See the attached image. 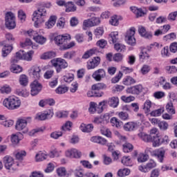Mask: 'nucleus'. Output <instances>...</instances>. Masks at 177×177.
<instances>
[{
    "mask_svg": "<svg viewBox=\"0 0 177 177\" xmlns=\"http://www.w3.org/2000/svg\"><path fill=\"white\" fill-rule=\"evenodd\" d=\"M114 48L117 52H125V46L121 44H115Z\"/></svg>",
    "mask_w": 177,
    "mask_h": 177,
    "instance_id": "obj_61",
    "label": "nucleus"
},
{
    "mask_svg": "<svg viewBox=\"0 0 177 177\" xmlns=\"http://www.w3.org/2000/svg\"><path fill=\"white\" fill-rule=\"evenodd\" d=\"M121 162L126 167H132V160L129 156H123Z\"/></svg>",
    "mask_w": 177,
    "mask_h": 177,
    "instance_id": "obj_34",
    "label": "nucleus"
},
{
    "mask_svg": "<svg viewBox=\"0 0 177 177\" xmlns=\"http://www.w3.org/2000/svg\"><path fill=\"white\" fill-rule=\"evenodd\" d=\"M107 103H109V106H111V107H117V106H118V103H119V100L118 97H112L111 98L109 99V101H107Z\"/></svg>",
    "mask_w": 177,
    "mask_h": 177,
    "instance_id": "obj_32",
    "label": "nucleus"
},
{
    "mask_svg": "<svg viewBox=\"0 0 177 177\" xmlns=\"http://www.w3.org/2000/svg\"><path fill=\"white\" fill-rule=\"evenodd\" d=\"M140 60H148L149 59L150 55L147 53V50L146 48H143L141 50L139 55Z\"/></svg>",
    "mask_w": 177,
    "mask_h": 177,
    "instance_id": "obj_29",
    "label": "nucleus"
},
{
    "mask_svg": "<svg viewBox=\"0 0 177 177\" xmlns=\"http://www.w3.org/2000/svg\"><path fill=\"white\" fill-rule=\"evenodd\" d=\"M109 23L111 24V26H118L120 24V17L117 15L111 17Z\"/></svg>",
    "mask_w": 177,
    "mask_h": 177,
    "instance_id": "obj_44",
    "label": "nucleus"
},
{
    "mask_svg": "<svg viewBox=\"0 0 177 177\" xmlns=\"http://www.w3.org/2000/svg\"><path fill=\"white\" fill-rule=\"evenodd\" d=\"M95 53H97V50L96 48L90 49L83 55L82 59H89L91 56H93Z\"/></svg>",
    "mask_w": 177,
    "mask_h": 177,
    "instance_id": "obj_28",
    "label": "nucleus"
},
{
    "mask_svg": "<svg viewBox=\"0 0 177 177\" xmlns=\"http://www.w3.org/2000/svg\"><path fill=\"white\" fill-rule=\"evenodd\" d=\"M152 155L156 157L159 162H164V157H165V151L164 149H156L152 152Z\"/></svg>",
    "mask_w": 177,
    "mask_h": 177,
    "instance_id": "obj_18",
    "label": "nucleus"
},
{
    "mask_svg": "<svg viewBox=\"0 0 177 177\" xmlns=\"http://www.w3.org/2000/svg\"><path fill=\"white\" fill-rule=\"evenodd\" d=\"M65 156L69 158H80L82 157V152L77 149H71L65 152Z\"/></svg>",
    "mask_w": 177,
    "mask_h": 177,
    "instance_id": "obj_13",
    "label": "nucleus"
},
{
    "mask_svg": "<svg viewBox=\"0 0 177 177\" xmlns=\"http://www.w3.org/2000/svg\"><path fill=\"white\" fill-rule=\"evenodd\" d=\"M32 119L31 117H28L25 118L19 119L17 121L15 129L17 131H23V133H27L28 132V129H27V124L31 123Z\"/></svg>",
    "mask_w": 177,
    "mask_h": 177,
    "instance_id": "obj_5",
    "label": "nucleus"
},
{
    "mask_svg": "<svg viewBox=\"0 0 177 177\" xmlns=\"http://www.w3.org/2000/svg\"><path fill=\"white\" fill-rule=\"evenodd\" d=\"M35 41L37 44H40V45H44V44L46 42V38L44 37L41 35H37V36L35 37Z\"/></svg>",
    "mask_w": 177,
    "mask_h": 177,
    "instance_id": "obj_52",
    "label": "nucleus"
},
{
    "mask_svg": "<svg viewBox=\"0 0 177 177\" xmlns=\"http://www.w3.org/2000/svg\"><path fill=\"white\" fill-rule=\"evenodd\" d=\"M15 124V122L12 120H8L1 122V124L5 127L6 128H10Z\"/></svg>",
    "mask_w": 177,
    "mask_h": 177,
    "instance_id": "obj_57",
    "label": "nucleus"
},
{
    "mask_svg": "<svg viewBox=\"0 0 177 177\" xmlns=\"http://www.w3.org/2000/svg\"><path fill=\"white\" fill-rule=\"evenodd\" d=\"M10 86L6 85L0 88L1 93H10L11 92Z\"/></svg>",
    "mask_w": 177,
    "mask_h": 177,
    "instance_id": "obj_63",
    "label": "nucleus"
},
{
    "mask_svg": "<svg viewBox=\"0 0 177 177\" xmlns=\"http://www.w3.org/2000/svg\"><path fill=\"white\" fill-rule=\"evenodd\" d=\"M157 167V163L153 160H150L145 166H140L138 167L139 171L141 172H149V171H151L153 168H156Z\"/></svg>",
    "mask_w": 177,
    "mask_h": 177,
    "instance_id": "obj_14",
    "label": "nucleus"
},
{
    "mask_svg": "<svg viewBox=\"0 0 177 177\" xmlns=\"http://www.w3.org/2000/svg\"><path fill=\"white\" fill-rule=\"evenodd\" d=\"M80 131H82V132H86V133L92 132L93 131V124H85L82 123L80 127Z\"/></svg>",
    "mask_w": 177,
    "mask_h": 177,
    "instance_id": "obj_22",
    "label": "nucleus"
},
{
    "mask_svg": "<svg viewBox=\"0 0 177 177\" xmlns=\"http://www.w3.org/2000/svg\"><path fill=\"white\" fill-rule=\"evenodd\" d=\"M10 71L15 74H19V73H21V71H23V68H21V66L19 65L13 64L10 67Z\"/></svg>",
    "mask_w": 177,
    "mask_h": 177,
    "instance_id": "obj_42",
    "label": "nucleus"
},
{
    "mask_svg": "<svg viewBox=\"0 0 177 177\" xmlns=\"http://www.w3.org/2000/svg\"><path fill=\"white\" fill-rule=\"evenodd\" d=\"M68 91V88L64 86H59L58 88H56L55 92L58 93V95H62V93H66Z\"/></svg>",
    "mask_w": 177,
    "mask_h": 177,
    "instance_id": "obj_50",
    "label": "nucleus"
},
{
    "mask_svg": "<svg viewBox=\"0 0 177 177\" xmlns=\"http://www.w3.org/2000/svg\"><path fill=\"white\" fill-rule=\"evenodd\" d=\"M53 57H56V53L53 51L45 53L41 56V59H42L43 60H48V59H53Z\"/></svg>",
    "mask_w": 177,
    "mask_h": 177,
    "instance_id": "obj_26",
    "label": "nucleus"
},
{
    "mask_svg": "<svg viewBox=\"0 0 177 177\" xmlns=\"http://www.w3.org/2000/svg\"><path fill=\"white\" fill-rule=\"evenodd\" d=\"M150 70H151V67L150 66L144 64L140 69V73L142 75H146V74H149V73H150Z\"/></svg>",
    "mask_w": 177,
    "mask_h": 177,
    "instance_id": "obj_46",
    "label": "nucleus"
},
{
    "mask_svg": "<svg viewBox=\"0 0 177 177\" xmlns=\"http://www.w3.org/2000/svg\"><path fill=\"white\" fill-rule=\"evenodd\" d=\"M124 85L129 86L133 85V84H136V80L131 76H126L122 81Z\"/></svg>",
    "mask_w": 177,
    "mask_h": 177,
    "instance_id": "obj_25",
    "label": "nucleus"
},
{
    "mask_svg": "<svg viewBox=\"0 0 177 177\" xmlns=\"http://www.w3.org/2000/svg\"><path fill=\"white\" fill-rule=\"evenodd\" d=\"M26 151H19L15 153V157L17 160H21L24 157H26Z\"/></svg>",
    "mask_w": 177,
    "mask_h": 177,
    "instance_id": "obj_53",
    "label": "nucleus"
},
{
    "mask_svg": "<svg viewBox=\"0 0 177 177\" xmlns=\"http://www.w3.org/2000/svg\"><path fill=\"white\" fill-rule=\"evenodd\" d=\"M151 142H153V147H158V146L162 143L161 138H160V136H158L152 138V140Z\"/></svg>",
    "mask_w": 177,
    "mask_h": 177,
    "instance_id": "obj_43",
    "label": "nucleus"
},
{
    "mask_svg": "<svg viewBox=\"0 0 177 177\" xmlns=\"http://www.w3.org/2000/svg\"><path fill=\"white\" fill-rule=\"evenodd\" d=\"M131 174V170L129 169L124 168V169H120L118 171V176L120 177H124L127 176V175H129Z\"/></svg>",
    "mask_w": 177,
    "mask_h": 177,
    "instance_id": "obj_38",
    "label": "nucleus"
},
{
    "mask_svg": "<svg viewBox=\"0 0 177 177\" xmlns=\"http://www.w3.org/2000/svg\"><path fill=\"white\" fill-rule=\"evenodd\" d=\"M48 158V155H46L44 152H39L35 156V160L37 162H39L41 161H44V160H46Z\"/></svg>",
    "mask_w": 177,
    "mask_h": 177,
    "instance_id": "obj_37",
    "label": "nucleus"
},
{
    "mask_svg": "<svg viewBox=\"0 0 177 177\" xmlns=\"http://www.w3.org/2000/svg\"><path fill=\"white\" fill-rule=\"evenodd\" d=\"M166 110H167V113H169V114H171V115L174 114H176V113L175 111V108H174V104H172L171 102H168L166 104Z\"/></svg>",
    "mask_w": 177,
    "mask_h": 177,
    "instance_id": "obj_36",
    "label": "nucleus"
},
{
    "mask_svg": "<svg viewBox=\"0 0 177 177\" xmlns=\"http://www.w3.org/2000/svg\"><path fill=\"white\" fill-rule=\"evenodd\" d=\"M97 46H99L101 49H104L107 46V41L105 39H100L96 43Z\"/></svg>",
    "mask_w": 177,
    "mask_h": 177,
    "instance_id": "obj_54",
    "label": "nucleus"
},
{
    "mask_svg": "<svg viewBox=\"0 0 177 177\" xmlns=\"http://www.w3.org/2000/svg\"><path fill=\"white\" fill-rule=\"evenodd\" d=\"M19 81L22 86H27L28 85V77L26 75H21Z\"/></svg>",
    "mask_w": 177,
    "mask_h": 177,
    "instance_id": "obj_31",
    "label": "nucleus"
},
{
    "mask_svg": "<svg viewBox=\"0 0 177 177\" xmlns=\"http://www.w3.org/2000/svg\"><path fill=\"white\" fill-rule=\"evenodd\" d=\"M32 73L33 77L35 78L36 80H39L41 78V68L37 66H34L32 67Z\"/></svg>",
    "mask_w": 177,
    "mask_h": 177,
    "instance_id": "obj_21",
    "label": "nucleus"
},
{
    "mask_svg": "<svg viewBox=\"0 0 177 177\" xmlns=\"http://www.w3.org/2000/svg\"><path fill=\"white\" fill-rule=\"evenodd\" d=\"M109 118V115L108 114H105L104 115H101L100 117H97L95 118L93 122L94 124H104V118Z\"/></svg>",
    "mask_w": 177,
    "mask_h": 177,
    "instance_id": "obj_33",
    "label": "nucleus"
},
{
    "mask_svg": "<svg viewBox=\"0 0 177 177\" xmlns=\"http://www.w3.org/2000/svg\"><path fill=\"white\" fill-rule=\"evenodd\" d=\"M51 64L55 68L57 73H61L64 68L68 67V64L65 59L62 58H57L51 60Z\"/></svg>",
    "mask_w": 177,
    "mask_h": 177,
    "instance_id": "obj_6",
    "label": "nucleus"
},
{
    "mask_svg": "<svg viewBox=\"0 0 177 177\" xmlns=\"http://www.w3.org/2000/svg\"><path fill=\"white\" fill-rule=\"evenodd\" d=\"M135 28H131L127 31L125 35V41L128 45L133 46L136 45V39H135Z\"/></svg>",
    "mask_w": 177,
    "mask_h": 177,
    "instance_id": "obj_9",
    "label": "nucleus"
},
{
    "mask_svg": "<svg viewBox=\"0 0 177 177\" xmlns=\"http://www.w3.org/2000/svg\"><path fill=\"white\" fill-rule=\"evenodd\" d=\"M91 142H93V143H98V145H104L106 143H107V140L100 136H93L91 137Z\"/></svg>",
    "mask_w": 177,
    "mask_h": 177,
    "instance_id": "obj_19",
    "label": "nucleus"
},
{
    "mask_svg": "<svg viewBox=\"0 0 177 177\" xmlns=\"http://www.w3.org/2000/svg\"><path fill=\"white\" fill-rule=\"evenodd\" d=\"M75 56V52L74 51H69L66 52L64 54V59H68V60H71L73 57Z\"/></svg>",
    "mask_w": 177,
    "mask_h": 177,
    "instance_id": "obj_59",
    "label": "nucleus"
},
{
    "mask_svg": "<svg viewBox=\"0 0 177 177\" xmlns=\"http://www.w3.org/2000/svg\"><path fill=\"white\" fill-rule=\"evenodd\" d=\"M100 132L102 135L106 136V138H110L111 136V131H110V130L106 127H102L100 129Z\"/></svg>",
    "mask_w": 177,
    "mask_h": 177,
    "instance_id": "obj_51",
    "label": "nucleus"
},
{
    "mask_svg": "<svg viewBox=\"0 0 177 177\" xmlns=\"http://www.w3.org/2000/svg\"><path fill=\"white\" fill-rule=\"evenodd\" d=\"M5 26L8 30L16 28V16L12 12H8L5 17Z\"/></svg>",
    "mask_w": 177,
    "mask_h": 177,
    "instance_id": "obj_4",
    "label": "nucleus"
},
{
    "mask_svg": "<svg viewBox=\"0 0 177 177\" xmlns=\"http://www.w3.org/2000/svg\"><path fill=\"white\" fill-rule=\"evenodd\" d=\"M154 106V103L151 102L150 100H147L143 105V110H145V113H150Z\"/></svg>",
    "mask_w": 177,
    "mask_h": 177,
    "instance_id": "obj_20",
    "label": "nucleus"
},
{
    "mask_svg": "<svg viewBox=\"0 0 177 177\" xmlns=\"http://www.w3.org/2000/svg\"><path fill=\"white\" fill-rule=\"evenodd\" d=\"M162 113H164V108H160L158 109L151 111L150 115L151 117H160Z\"/></svg>",
    "mask_w": 177,
    "mask_h": 177,
    "instance_id": "obj_41",
    "label": "nucleus"
},
{
    "mask_svg": "<svg viewBox=\"0 0 177 177\" xmlns=\"http://www.w3.org/2000/svg\"><path fill=\"white\" fill-rule=\"evenodd\" d=\"M71 127H73V122L68 121L62 127V131L64 132H66V131H70Z\"/></svg>",
    "mask_w": 177,
    "mask_h": 177,
    "instance_id": "obj_60",
    "label": "nucleus"
},
{
    "mask_svg": "<svg viewBox=\"0 0 177 177\" xmlns=\"http://www.w3.org/2000/svg\"><path fill=\"white\" fill-rule=\"evenodd\" d=\"M70 39H71V38L70 37L69 35H57L54 38L55 44L59 47L60 50H63V46H65L66 44H67Z\"/></svg>",
    "mask_w": 177,
    "mask_h": 177,
    "instance_id": "obj_7",
    "label": "nucleus"
},
{
    "mask_svg": "<svg viewBox=\"0 0 177 177\" xmlns=\"http://www.w3.org/2000/svg\"><path fill=\"white\" fill-rule=\"evenodd\" d=\"M169 50L171 53H176L177 52V42L171 43L169 46Z\"/></svg>",
    "mask_w": 177,
    "mask_h": 177,
    "instance_id": "obj_64",
    "label": "nucleus"
},
{
    "mask_svg": "<svg viewBox=\"0 0 177 177\" xmlns=\"http://www.w3.org/2000/svg\"><path fill=\"white\" fill-rule=\"evenodd\" d=\"M110 44H115V42H118V32H112L110 33L109 37Z\"/></svg>",
    "mask_w": 177,
    "mask_h": 177,
    "instance_id": "obj_23",
    "label": "nucleus"
},
{
    "mask_svg": "<svg viewBox=\"0 0 177 177\" xmlns=\"http://www.w3.org/2000/svg\"><path fill=\"white\" fill-rule=\"evenodd\" d=\"M57 17L56 16H51L48 22H46V28H52L55 24H56V20Z\"/></svg>",
    "mask_w": 177,
    "mask_h": 177,
    "instance_id": "obj_27",
    "label": "nucleus"
},
{
    "mask_svg": "<svg viewBox=\"0 0 177 177\" xmlns=\"http://www.w3.org/2000/svg\"><path fill=\"white\" fill-rule=\"evenodd\" d=\"M53 110L48 109L42 113H39L35 116V120L38 121H45V120H50L53 117Z\"/></svg>",
    "mask_w": 177,
    "mask_h": 177,
    "instance_id": "obj_10",
    "label": "nucleus"
},
{
    "mask_svg": "<svg viewBox=\"0 0 177 177\" xmlns=\"http://www.w3.org/2000/svg\"><path fill=\"white\" fill-rule=\"evenodd\" d=\"M106 105L107 100H104L99 102L98 105L95 102H90L88 111L91 113V114H95V113L100 114V113H103V109H104V106Z\"/></svg>",
    "mask_w": 177,
    "mask_h": 177,
    "instance_id": "obj_3",
    "label": "nucleus"
},
{
    "mask_svg": "<svg viewBox=\"0 0 177 177\" xmlns=\"http://www.w3.org/2000/svg\"><path fill=\"white\" fill-rule=\"evenodd\" d=\"M111 123L112 124L113 127H115L116 128H120V127L122 125V122L119 120L115 117H113L111 119Z\"/></svg>",
    "mask_w": 177,
    "mask_h": 177,
    "instance_id": "obj_40",
    "label": "nucleus"
},
{
    "mask_svg": "<svg viewBox=\"0 0 177 177\" xmlns=\"http://www.w3.org/2000/svg\"><path fill=\"white\" fill-rule=\"evenodd\" d=\"M13 49V47L12 46H4L2 48V56L3 57H6L10 52H12V50Z\"/></svg>",
    "mask_w": 177,
    "mask_h": 177,
    "instance_id": "obj_30",
    "label": "nucleus"
},
{
    "mask_svg": "<svg viewBox=\"0 0 177 177\" xmlns=\"http://www.w3.org/2000/svg\"><path fill=\"white\" fill-rule=\"evenodd\" d=\"M46 15V9L44 7H41L33 12L32 21L35 22V27L36 28H38L39 25L45 21Z\"/></svg>",
    "mask_w": 177,
    "mask_h": 177,
    "instance_id": "obj_2",
    "label": "nucleus"
},
{
    "mask_svg": "<svg viewBox=\"0 0 177 177\" xmlns=\"http://www.w3.org/2000/svg\"><path fill=\"white\" fill-rule=\"evenodd\" d=\"M104 33V30L102 27L97 28L94 31V35L96 37V38H100Z\"/></svg>",
    "mask_w": 177,
    "mask_h": 177,
    "instance_id": "obj_49",
    "label": "nucleus"
},
{
    "mask_svg": "<svg viewBox=\"0 0 177 177\" xmlns=\"http://www.w3.org/2000/svg\"><path fill=\"white\" fill-rule=\"evenodd\" d=\"M57 174L58 176H66V175H67V171H66V168L60 167L57 169Z\"/></svg>",
    "mask_w": 177,
    "mask_h": 177,
    "instance_id": "obj_62",
    "label": "nucleus"
},
{
    "mask_svg": "<svg viewBox=\"0 0 177 177\" xmlns=\"http://www.w3.org/2000/svg\"><path fill=\"white\" fill-rule=\"evenodd\" d=\"M137 124L133 122H129L124 124L123 128L124 131H133L137 127Z\"/></svg>",
    "mask_w": 177,
    "mask_h": 177,
    "instance_id": "obj_24",
    "label": "nucleus"
},
{
    "mask_svg": "<svg viewBox=\"0 0 177 177\" xmlns=\"http://www.w3.org/2000/svg\"><path fill=\"white\" fill-rule=\"evenodd\" d=\"M3 163L7 169H16L19 167V163L15 162V159L10 156H6L3 158Z\"/></svg>",
    "mask_w": 177,
    "mask_h": 177,
    "instance_id": "obj_8",
    "label": "nucleus"
},
{
    "mask_svg": "<svg viewBox=\"0 0 177 177\" xmlns=\"http://www.w3.org/2000/svg\"><path fill=\"white\" fill-rule=\"evenodd\" d=\"M16 94L18 95V96H22L23 97H28V92H27V90L26 89L17 88Z\"/></svg>",
    "mask_w": 177,
    "mask_h": 177,
    "instance_id": "obj_45",
    "label": "nucleus"
},
{
    "mask_svg": "<svg viewBox=\"0 0 177 177\" xmlns=\"http://www.w3.org/2000/svg\"><path fill=\"white\" fill-rule=\"evenodd\" d=\"M169 48L168 46H165L163 49L161 50L162 57H169Z\"/></svg>",
    "mask_w": 177,
    "mask_h": 177,
    "instance_id": "obj_55",
    "label": "nucleus"
},
{
    "mask_svg": "<svg viewBox=\"0 0 177 177\" xmlns=\"http://www.w3.org/2000/svg\"><path fill=\"white\" fill-rule=\"evenodd\" d=\"M126 92L131 95H140V93H145L146 90L142 84H138L127 88Z\"/></svg>",
    "mask_w": 177,
    "mask_h": 177,
    "instance_id": "obj_11",
    "label": "nucleus"
},
{
    "mask_svg": "<svg viewBox=\"0 0 177 177\" xmlns=\"http://www.w3.org/2000/svg\"><path fill=\"white\" fill-rule=\"evenodd\" d=\"M149 160V155L140 153L138 158V162H146Z\"/></svg>",
    "mask_w": 177,
    "mask_h": 177,
    "instance_id": "obj_56",
    "label": "nucleus"
},
{
    "mask_svg": "<svg viewBox=\"0 0 177 177\" xmlns=\"http://www.w3.org/2000/svg\"><path fill=\"white\" fill-rule=\"evenodd\" d=\"M139 138L142 139L144 142H151L153 138L150 136V135H147L145 133H138Z\"/></svg>",
    "mask_w": 177,
    "mask_h": 177,
    "instance_id": "obj_39",
    "label": "nucleus"
},
{
    "mask_svg": "<svg viewBox=\"0 0 177 177\" xmlns=\"http://www.w3.org/2000/svg\"><path fill=\"white\" fill-rule=\"evenodd\" d=\"M104 77H106V71L103 68L95 71L92 75V77L95 81H102V79Z\"/></svg>",
    "mask_w": 177,
    "mask_h": 177,
    "instance_id": "obj_17",
    "label": "nucleus"
},
{
    "mask_svg": "<svg viewBox=\"0 0 177 177\" xmlns=\"http://www.w3.org/2000/svg\"><path fill=\"white\" fill-rule=\"evenodd\" d=\"M30 88L32 96H35L42 90V85L38 81L35 80L31 83Z\"/></svg>",
    "mask_w": 177,
    "mask_h": 177,
    "instance_id": "obj_12",
    "label": "nucleus"
},
{
    "mask_svg": "<svg viewBox=\"0 0 177 177\" xmlns=\"http://www.w3.org/2000/svg\"><path fill=\"white\" fill-rule=\"evenodd\" d=\"M3 105L8 110H17L21 106V101L16 96H10L3 100Z\"/></svg>",
    "mask_w": 177,
    "mask_h": 177,
    "instance_id": "obj_1",
    "label": "nucleus"
},
{
    "mask_svg": "<svg viewBox=\"0 0 177 177\" xmlns=\"http://www.w3.org/2000/svg\"><path fill=\"white\" fill-rule=\"evenodd\" d=\"M91 88L93 89V93H95L94 96H96L97 97H102V96H103V93H97L96 91L106 89V86L104 83H98L93 84Z\"/></svg>",
    "mask_w": 177,
    "mask_h": 177,
    "instance_id": "obj_15",
    "label": "nucleus"
},
{
    "mask_svg": "<svg viewBox=\"0 0 177 177\" xmlns=\"http://www.w3.org/2000/svg\"><path fill=\"white\" fill-rule=\"evenodd\" d=\"M122 147L124 153H129L133 150V145L129 142H125L123 144Z\"/></svg>",
    "mask_w": 177,
    "mask_h": 177,
    "instance_id": "obj_35",
    "label": "nucleus"
},
{
    "mask_svg": "<svg viewBox=\"0 0 177 177\" xmlns=\"http://www.w3.org/2000/svg\"><path fill=\"white\" fill-rule=\"evenodd\" d=\"M118 115L119 118L122 120V121H128V120H129V114H128L127 112H119Z\"/></svg>",
    "mask_w": 177,
    "mask_h": 177,
    "instance_id": "obj_48",
    "label": "nucleus"
},
{
    "mask_svg": "<svg viewBox=\"0 0 177 177\" xmlns=\"http://www.w3.org/2000/svg\"><path fill=\"white\" fill-rule=\"evenodd\" d=\"M113 5L115 8H118L121 6V5H125L127 1L125 0H112Z\"/></svg>",
    "mask_w": 177,
    "mask_h": 177,
    "instance_id": "obj_58",
    "label": "nucleus"
},
{
    "mask_svg": "<svg viewBox=\"0 0 177 177\" xmlns=\"http://www.w3.org/2000/svg\"><path fill=\"white\" fill-rule=\"evenodd\" d=\"M99 64H100V57H95L91 60L87 62V70H93V68H96Z\"/></svg>",
    "mask_w": 177,
    "mask_h": 177,
    "instance_id": "obj_16",
    "label": "nucleus"
},
{
    "mask_svg": "<svg viewBox=\"0 0 177 177\" xmlns=\"http://www.w3.org/2000/svg\"><path fill=\"white\" fill-rule=\"evenodd\" d=\"M32 55H34V51L30 50L28 53H24V60L27 62H31L32 60Z\"/></svg>",
    "mask_w": 177,
    "mask_h": 177,
    "instance_id": "obj_47",
    "label": "nucleus"
}]
</instances>
